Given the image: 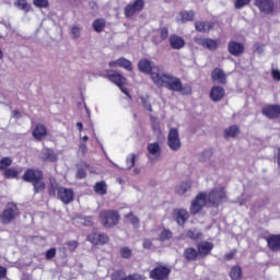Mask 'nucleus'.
<instances>
[{"mask_svg": "<svg viewBox=\"0 0 280 280\" xmlns=\"http://www.w3.org/2000/svg\"><path fill=\"white\" fill-rule=\"evenodd\" d=\"M120 89V91L125 94V95H129L128 93V89L124 88V85L118 86Z\"/></svg>", "mask_w": 280, "mask_h": 280, "instance_id": "60", "label": "nucleus"}, {"mask_svg": "<svg viewBox=\"0 0 280 280\" xmlns=\"http://www.w3.org/2000/svg\"><path fill=\"white\" fill-rule=\"evenodd\" d=\"M54 257H56V247H51L45 254V259H47L48 261L54 259Z\"/></svg>", "mask_w": 280, "mask_h": 280, "instance_id": "48", "label": "nucleus"}, {"mask_svg": "<svg viewBox=\"0 0 280 280\" xmlns=\"http://www.w3.org/2000/svg\"><path fill=\"white\" fill-rule=\"evenodd\" d=\"M118 67L126 69V71H132V61H130L124 57H120V58H118Z\"/></svg>", "mask_w": 280, "mask_h": 280, "instance_id": "34", "label": "nucleus"}, {"mask_svg": "<svg viewBox=\"0 0 280 280\" xmlns=\"http://www.w3.org/2000/svg\"><path fill=\"white\" fill-rule=\"evenodd\" d=\"M187 237H189V240H198V234H196V232H194V230H188L186 232Z\"/></svg>", "mask_w": 280, "mask_h": 280, "instance_id": "53", "label": "nucleus"}, {"mask_svg": "<svg viewBox=\"0 0 280 280\" xmlns=\"http://www.w3.org/2000/svg\"><path fill=\"white\" fill-rule=\"evenodd\" d=\"M254 5L261 14H275L277 2L275 0H254Z\"/></svg>", "mask_w": 280, "mask_h": 280, "instance_id": "7", "label": "nucleus"}, {"mask_svg": "<svg viewBox=\"0 0 280 280\" xmlns=\"http://www.w3.org/2000/svg\"><path fill=\"white\" fill-rule=\"evenodd\" d=\"M168 43L172 47V49H183L185 47V39L176 34H173L168 38Z\"/></svg>", "mask_w": 280, "mask_h": 280, "instance_id": "24", "label": "nucleus"}, {"mask_svg": "<svg viewBox=\"0 0 280 280\" xmlns=\"http://www.w3.org/2000/svg\"><path fill=\"white\" fill-rule=\"evenodd\" d=\"M32 137L35 141H43L47 137V127L44 124H36L32 130Z\"/></svg>", "mask_w": 280, "mask_h": 280, "instance_id": "16", "label": "nucleus"}, {"mask_svg": "<svg viewBox=\"0 0 280 280\" xmlns=\"http://www.w3.org/2000/svg\"><path fill=\"white\" fill-rule=\"evenodd\" d=\"M183 257L185 261L191 264L192 261L200 259V254L198 253V249H196L195 247H187L184 249Z\"/></svg>", "mask_w": 280, "mask_h": 280, "instance_id": "21", "label": "nucleus"}, {"mask_svg": "<svg viewBox=\"0 0 280 280\" xmlns=\"http://www.w3.org/2000/svg\"><path fill=\"white\" fill-rule=\"evenodd\" d=\"M224 95H226L224 88L220 85L212 86L210 91V100L212 102H221L224 98Z\"/></svg>", "mask_w": 280, "mask_h": 280, "instance_id": "20", "label": "nucleus"}, {"mask_svg": "<svg viewBox=\"0 0 280 280\" xmlns=\"http://www.w3.org/2000/svg\"><path fill=\"white\" fill-rule=\"evenodd\" d=\"M0 60H3V51L0 48Z\"/></svg>", "mask_w": 280, "mask_h": 280, "instance_id": "63", "label": "nucleus"}, {"mask_svg": "<svg viewBox=\"0 0 280 280\" xmlns=\"http://www.w3.org/2000/svg\"><path fill=\"white\" fill-rule=\"evenodd\" d=\"M104 78L116 84V86H126L128 80L121 73L117 72L116 70H105Z\"/></svg>", "mask_w": 280, "mask_h": 280, "instance_id": "9", "label": "nucleus"}, {"mask_svg": "<svg viewBox=\"0 0 280 280\" xmlns=\"http://www.w3.org/2000/svg\"><path fill=\"white\" fill-rule=\"evenodd\" d=\"M245 47L244 44L238 43L236 40H230L228 44V51L229 54H231V56H242V54H244L245 51Z\"/></svg>", "mask_w": 280, "mask_h": 280, "instance_id": "17", "label": "nucleus"}, {"mask_svg": "<svg viewBox=\"0 0 280 280\" xmlns=\"http://www.w3.org/2000/svg\"><path fill=\"white\" fill-rule=\"evenodd\" d=\"M93 30L97 32V34L102 33L103 30L106 28V20L104 19H96L93 22Z\"/></svg>", "mask_w": 280, "mask_h": 280, "instance_id": "30", "label": "nucleus"}, {"mask_svg": "<svg viewBox=\"0 0 280 280\" xmlns=\"http://www.w3.org/2000/svg\"><path fill=\"white\" fill-rule=\"evenodd\" d=\"M79 220L82 226H95V219L91 215L80 217Z\"/></svg>", "mask_w": 280, "mask_h": 280, "instance_id": "36", "label": "nucleus"}, {"mask_svg": "<svg viewBox=\"0 0 280 280\" xmlns=\"http://www.w3.org/2000/svg\"><path fill=\"white\" fill-rule=\"evenodd\" d=\"M272 78L273 80L280 81V71L279 70H272Z\"/></svg>", "mask_w": 280, "mask_h": 280, "instance_id": "56", "label": "nucleus"}, {"mask_svg": "<svg viewBox=\"0 0 280 280\" xmlns=\"http://www.w3.org/2000/svg\"><path fill=\"white\" fill-rule=\"evenodd\" d=\"M156 66L154 61H150V59H140L138 62V69L141 73H147L150 75L153 84L158 86V89H167V91H172L173 93H183V95H191V88L184 86L183 81L180 79L174 77L172 73L165 72H154Z\"/></svg>", "mask_w": 280, "mask_h": 280, "instance_id": "1", "label": "nucleus"}, {"mask_svg": "<svg viewBox=\"0 0 280 280\" xmlns=\"http://www.w3.org/2000/svg\"><path fill=\"white\" fill-rule=\"evenodd\" d=\"M44 160L50 161V163H56L58 161V155H56V152L51 149H46L44 152Z\"/></svg>", "mask_w": 280, "mask_h": 280, "instance_id": "32", "label": "nucleus"}, {"mask_svg": "<svg viewBox=\"0 0 280 280\" xmlns=\"http://www.w3.org/2000/svg\"><path fill=\"white\" fill-rule=\"evenodd\" d=\"M236 254H237V249H232L231 252L224 255V259L226 261H231V259H233Z\"/></svg>", "mask_w": 280, "mask_h": 280, "instance_id": "52", "label": "nucleus"}, {"mask_svg": "<svg viewBox=\"0 0 280 280\" xmlns=\"http://www.w3.org/2000/svg\"><path fill=\"white\" fill-rule=\"evenodd\" d=\"M196 20V11L189 10V11H180L178 13L177 22L178 23H191V21Z\"/></svg>", "mask_w": 280, "mask_h": 280, "instance_id": "22", "label": "nucleus"}, {"mask_svg": "<svg viewBox=\"0 0 280 280\" xmlns=\"http://www.w3.org/2000/svg\"><path fill=\"white\" fill-rule=\"evenodd\" d=\"M48 194H49V196H56V191L54 190V185L49 189Z\"/></svg>", "mask_w": 280, "mask_h": 280, "instance_id": "61", "label": "nucleus"}, {"mask_svg": "<svg viewBox=\"0 0 280 280\" xmlns=\"http://www.w3.org/2000/svg\"><path fill=\"white\" fill-rule=\"evenodd\" d=\"M77 128L79 129V132H82L84 130V125H82V122H77Z\"/></svg>", "mask_w": 280, "mask_h": 280, "instance_id": "59", "label": "nucleus"}, {"mask_svg": "<svg viewBox=\"0 0 280 280\" xmlns=\"http://www.w3.org/2000/svg\"><path fill=\"white\" fill-rule=\"evenodd\" d=\"M136 161H137V155L135 153L130 154V156L126 159L127 170H132V167H135L136 165Z\"/></svg>", "mask_w": 280, "mask_h": 280, "instance_id": "42", "label": "nucleus"}, {"mask_svg": "<svg viewBox=\"0 0 280 280\" xmlns=\"http://www.w3.org/2000/svg\"><path fill=\"white\" fill-rule=\"evenodd\" d=\"M21 215L19 211V206L14 202H9L5 209L0 214V220L2 224H11L13 220H16Z\"/></svg>", "mask_w": 280, "mask_h": 280, "instance_id": "5", "label": "nucleus"}, {"mask_svg": "<svg viewBox=\"0 0 280 280\" xmlns=\"http://www.w3.org/2000/svg\"><path fill=\"white\" fill-rule=\"evenodd\" d=\"M173 217L179 226H185V223L189 220V212L185 209H175Z\"/></svg>", "mask_w": 280, "mask_h": 280, "instance_id": "18", "label": "nucleus"}, {"mask_svg": "<svg viewBox=\"0 0 280 280\" xmlns=\"http://www.w3.org/2000/svg\"><path fill=\"white\" fill-rule=\"evenodd\" d=\"M174 237V233L171 232L170 229H164L160 235H159V241L160 242H170Z\"/></svg>", "mask_w": 280, "mask_h": 280, "instance_id": "33", "label": "nucleus"}, {"mask_svg": "<svg viewBox=\"0 0 280 280\" xmlns=\"http://www.w3.org/2000/svg\"><path fill=\"white\" fill-rule=\"evenodd\" d=\"M122 280H143V277L139 273H132L129 276H125Z\"/></svg>", "mask_w": 280, "mask_h": 280, "instance_id": "50", "label": "nucleus"}, {"mask_svg": "<svg viewBox=\"0 0 280 280\" xmlns=\"http://www.w3.org/2000/svg\"><path fill=\"white\" fill-rule=\"evenodd\" d=\"M12 165V158L5 156L0 160V172H5Z\"/></svg>", "mask_w": 280, "mask_h": 280, "instance_id": "40", "label": "nucleus"}, {"mask_svg": "<svg viewBox=\"0 0 280 280\" xmlns=\"http://www.w3.org/2000/svg\"><path fill=\"white\" fill-rule=\"evenodd\" d=\"M266 240H267L268 248H270V250H279V248H280V234L271 235V236L267 237Z\"/></svg>", "mask_w": 280, "mask_h": 280, "instance_id": "26", "label": "nucleus"}, {"mask_svg": "<svg viewBox=\"0 0 280 280\" xmlns=\"http://www.w3.org/2000/svg\"><path fill=\"white\" fill-rule=\"evenodd\" d=\"M98 220L104 229H115L121 220V214L117 210L104 209L98 213Z\"/></svg>", "mask_w": 280, "mask_h": 280, "instance_id": "4", "label": "nucleus"}, {"mask_svg": "<svg viewBox=\"0 0 280 280\" xmlns=\"http://www.w3.org/2000/svg\"><path fill=\"white\" fill-rule=\"evenodd\" d=\"M107 190H108V186L106 185V182H104V180L97 182L94 185V191H95V194H98V196H106Z\"/></svg>", "mask_w": 280, "mask_h": 280, "instance_id": "28", "label": "nucleus"}, {"mask_svg": "<svg viewBox=\"0 0 280 280\" xmlns=\"http://www.w3.org/2000/svg\"><path fill=\"white\" fill-rule=\"evenodd\" d=\"M211 80L219 84H226V73H224L223 69L214 68L211 72Z\"/></svg>", "mask_w": 280, "mask_h": 280, "instance_id": "23", "label": "nucleus"}, {"mask_svg": "<svg viewBox=\"0 0 280 280\" xmlns=\"http://www.w3.org/2000/svg\"><path fill=\"white\" fill-rule=\"evenodd\" d=\"M145 8V2L143 0H135L132 3H129L125 7V16L130 19L141 12Z\"/></svg>", "mask_w": 280, "mask_h": 280, "instance_id": "10", "label": "nucleus"}, {"mask_svg": "<svg viewBox=\"0 0 280 280\" xmlns=\"http://www.w3.org/2000/svg\"><path fill=\"white\" fill-rule=\"evenodd\" d=\"M228 198L225 187L212 188L209 194L200 191L192 199L189 213L190 215H198V213H201L202 209L207 207V202H209L211 207H214V209H218Z\"/></svg>", "mask_w": 280, "mask_h": 280, "instance_id": "2", "label": "nucleus"}, {"mask_svg": "<svg viewBox=\"0 0 280 280\" xmlns=\"http://www.w3.org/2000/svg\"><path fill=\"white\" fill-rule=\"evenodd\" d=\"M170 275H172V268L162 264L158 265L149 272V277L152 280H168Z\"/></svg>", "mask_w": 280, "mask_h": 280, "instance_id": "6", "label": "nucleus"}, {"mask_svg": "<svg viewBox=\"0 0 280 280\" xmlns=\"http://www.w3.org/2000/svg\"><path fill=\"white\" fill-rule=\"evenodd\" d=\"M277 164L280 167V149H278V154H277Z\"/></svg>", "mask_w": 280, "mask_h": 280, "instance_id": "62", "label": "nucleus"}, {"mask_svg": "<svg viewBox=\"0 0 280 280\" xmlns=\"http://www.w3.org/2000/svg\"><path fill=\"white\" fill-rule=\"evenodd\" d=\"M147 150L151 156H161V144L159 142L149 143Z\"/></svg>", "mask_w": 280, "mask_h": 280, "instance_id": "27", "label": "nucleus"}, {"mask_svg": "<svg viewBox=\"0 0 280 280\" xmlns=\"http://www.w3.org/2000/svg\"><path fill=\"white\" fill-rule=\"evenodd\" d=\"M3 177L10 180L11 178H19V171L14 168H7L2 173Z\"/></svg>", "mask_w": 280, "mask_h": 280, "instance_id": "37", "label": "nucleus"}, {"mask_svg": "<svg viewBox=\"0 0 280 280\" xmlns=\"http://www.w3.org/2000/svg\"><path fill=\"white\" fill-rule=\"evenodd\" d=\"M108 67H119V59H117L116 61H109Z\"/></svg>", "mask_w": 280, "mask_h": 280, "instance_id": "57", "label": "nucleus"}, {"mask_svg": "<svg viewBox=\"0 0 280 280\" xmlns=\"http://www.w3.org/2000/svg\"><path fill=\"white\" fill-rule=\"evenodd\" d=\"M33 4L35 8H48L49 7V0H33Z\"/></svg>", "mask_w": 280, "mask_h": 280, "instance_id": "45", "label": "nucleus"}, {"mask_svg": "<svg viewBox=\"0 0 280 280\" xmlns=\"http://www.w3.org/2000/svg\"><path fill=\"white\" fill-rule=\"evenodd\" d=\"M83 141H89V136H83Z\"/></svg>", "mask_w": 280, "mask_h": 280, "instance_id": "64", "label": "nucleus"}, {"mask_svg": "<svg viewBox=\"0 0 280 280\" xmlns=\"http://www.w3.org/2000/svg\"><path fill=\"white\" fill-rule=\"evenodd\" d=\"M126 220H129L130 224H132V226H135L136 229H139V218L137 215H135V213L129 212L125 215Z\"/></svg>", "mask_w": 280, "mask_h": 280, "instance_id": "38", "label": "nucleus"}, {"mask_svg": "<svg viewBox=\"0 0 280 280\" xmlns=\"http://www.w3.org/2000/svg\"><path fill=\"white\" fill-rule=\"evenodd\" d=\"M252 0H235L234 8L236 10H242V8H246V5H250Z\"/></svg>", "mask_w": 280, "mask_h": 280, "instance_id": "43", "label": "nucleus"}, {"mask_svg": "<svg viewBox=\"0 0 280 280\" xmlns=\"http://www.w3.org/2000/svg\"><path fill=\"white\" fill-rule=\"evenodd\" d=\"M261 115L268 119H277L280 115V105H265L261 109Z\"/></svg>", "mask_w": 280, "mask_h": 280, "instance_id": "15", "label": "nucleus"}, {"mask_svg": "<svg viewBox=\"0 0 280 280\" xmlns=\"http://www.w3.org/2000/svg\"><path fill=\"white\" fill-rule=\"evenodd\" d=\"M79 148L83 154H86V143H81Z\"/></svg>", "mask_w": 280, "mask_h": 280, "instance_id": "58", "label": "nucleus"}, {"mask_svg": "<svg viewBox=\"0 0 280 280\" xmlns=\"http://www.w3.org/2000/svg\"><path fill=\"white\" fill-rule=\"evenodd\" d=\"M8 277V268L0 265V279H5Z\"/></svg>", "mask_w": 280, "mask_h": 280, "instance_id": "54", "label": "nucleus"}, {"mask_svg": "<svg viewBox=\"0 0 280 280\" xmlns=\"http://www.w3.org/2000/svg\"><path fill=\"white\" fill-rule=\"evenodd\" d=\"M57 198L62 201L63 205H71V202H73V198H75V192L72 188H65L60 186L57 189Z\"/></svg>", "mask_w": 280, "mask_h": 280, "instance_id": "11", "label": "nucleus"}, {"mask_svg": "<svg viewBox=\"0 0 280 280\" xmlns=\"http://www.w3.org/2000/svg\"><path fill=\"white\" fill-rule=\"evenodd\" d=\"M214 245L209 241H202L197 244V253H199V259L209 257V254L213 250Z\"/></svg>", "mask_w": 280, "mask_h": 280, "instance_id": "14", "label": "nucleus"}, {"mask_svg": "<svg viewBox=\"0 0 280 280\" xmlns=\"http://www.w3.org/2000/svg\"><path fill=\"white\" fill-rule=\"evenodd\" d=\"M71 34H72L73 38H80V36H81L80 26H72Z\"/></svg>", "mask_w": 280, "mask_h": 280, "instance_id": "51", "label": "nucleus"}, {"mask_svg": "<svg viewBox=\"0 0 280 280\" xmlns=\"http://www.w3.org/2000/svg\"><path fill=\"white\" fill-rule=\"evenodd\" d=\"M44 178L45 174L43 171L33 167L26 168L22 175V180H24V183H31V185H33L34 194L45 191V187H47V185L45 184Z\"/></svg>", "mask_w": 280, "mask_h": 280, "instance_id": "3", "label": "nucleus"}, {"mask_svg": "<svg viewBox=\"0 0 280 280\" xmlns=\"http://www.w3.org/2000/svg\"><path fill=\"white\" fill-rule=\"evenodd\" d=\"M167 145L173 152H178L182 148L180 143V135L178 133V128H171L168 130V136H167Z\"/></svg>", "mask_w": 280, "mask_h": 280, "instance_id": "8", "label": "nucleus"}, {"mask_svg": "<svg viewBox=\"0 0 280 280\" xmlns=\"http://www.w3.org/2000/svg\"><path fill=\"white\" fill-rule=\"evenodd\" d=\"M153 246H154V243H152V240L150 238L143 240L142 248H144L145 250H150V248H152Z\"/></svg>", "mask_w": 280, "mask_h": 280, "instance_id": "49", "label": "nucleus"}, {"mask_svg": "<svg viewBox=\"0 0 280 280\" xmlns=\"http://www.w3.org/2000/svg\"><path fill=\"white\" fill-rule=\"evenodd\" d=\"M194 43L203 47V49H209V51H215L219 47L218 39L213 38H202V37H195Z\"/></svg>", "mask_w": 280, "mask_h": 280, "instance_id": "12", "label": "nucleus"}, {"mask_svg": "<svg viewBox=\"0 0 280 280\" xmlns=\"http://www.w3.org/2000/svg\"><path fill=\"white\" fill-rule=\"evenodd\" d=\"M189 189H191V182H184L176 187V194L178 196H185Z\"/></svg>", "mask_w": 280, "mask_h": 280, "instance_id": "29", "label": "nucleus"}, {"mask_svg": "<svg viewBox=\"0 0 280 280\" xmlns=\"http://www.w3.org/2000/svg\"><path fill=\"white\" fill-rule=\"evenodd\" d=\"M124 275H126V272L124 271V269H118L116 271H114L110 275V279L112 280H124Z\"/></svg>", "mask_w": 280, "mask_h": 280, "instance_id": "44", "label": "nucleus"}, {"mask_svg": "<svg viewBox=\"0 0 280 280\" xmlns=\"http://www.w3.org/2000/svg\"><path fill=\"white\" fill-rule=\"evenodd\" d=\"M213 27H215V22H209V21L195 22L196 32H200L201 34H209L211 30H213Z\"/></svg>", "mask_w": 280, "mask_h": 280, "instance_id": "19", "label": "nucleus"}, {"mask_svg": "<svg viewBox=\"0 0 280 280\" xmlns=\"http://www.w3.org/2000/svg\"><path fill=\"white\" fill-rule=\"evenodd\" d=\"M119 253L122 259H130V257H132V249L128 246L120 247Z\"/></svg>", "mask_w": 280, "mask_h": 280, "instance_id": "41", "label": "nucleus"}, {"mask_svg": "<svg viewBox=\"0 0 280 280\" xmlns=\"http://www.w3.org/2000/svg\"><path fill=\"white\" fill-rule=\"evenodd\" d=\"M143 108L148 110L149 113H152V104L148 103V101L142 98Z\"/></svg>", "mask_w": 280, "mask_h": 280, "instance_id": "55", "label": "nucleus"}, {"mask_svg": "<svg viewBox=\"0 0 280 280\" xmlns=\"http://www.w3.org/2000/svg\"><path fill=\"white\" fill-rule=\"evenodd\" d=\"M66 246H68L70 253H75V249L78 246H80V243L78 241H68Z\"/></svg>", "mask_w": 280, "mask_h": 280, "instance_id": "46", "label": "nucleus"}, {"mask_svg": "<svg viewBox=\"0 0 280 280\" xmlns=\"http://www.w3.org/2000/svg\"><path fill=\"white\" fill-rule=\"evenodd\" d=\"M168 36H170V30L166 26H163L162 28H160L161 40H167Z\"/></svg>", "mask_w": 280, "mask_h": 280, "instance_id": "47", "label": "nucleus"}, {"mask_svg": "<svg viewBox=\"0 0 280 280\" xmlns=\"http://www.w3.org/2000/svg\"><path fill=\"white\" fill-rule=\"evenodd\" d=\"M83 166L85 167V168H78V171H77V174H75V179L77 180H82L83 178H85L86 177V170H89V167H91V165H89V163H86V162H84L83 163Z\"/></svg>", "mask_w": 280, "mask_h": 280, "instance_id": "35", "label": "nucleus"}, {"mask_svg": "<svg viewBox=\"0 0 280 280\" xmlns=\"http://www.w3.org/2000/svg\"><path fill=\"white\" fill-rule=\"evenodd\" d=\"M240 135V126L231 125L223 131L224 139H235Z\"/></svg>", "mask_w": 280, "mask_h": 280, "instance_id": "25", "label": "nucleus"}, {"mask_svg": "<svg viewBox=\"0 0 280 280\" xmlns=\"http://www.w3.org/2000/svg\"><path fill=\"white\" fill-rule=\"evenodd\" d=\"M88 242L94 244V246H104L110 242V237L104 233L94 232L88 235Z\"/></svg>", "mask_w": 280, "mask_h": 280, "instance_id": "13", "label": "nucleus"}, {"mask_svg": "<svg viewBox=\"0 0 280 280\" xmlns=\"http://www.w3.org/2000/svg\"><path fill=\"white\" fill-rule=\"evenodd\" d=\"M16 7L24 12H32V4L27 3V0H18Z\"/></svg>", "mask_w": 280, "mask_h": 280, "instance_id": "39", "label": "nucleus"}, {"mask_svg": "<svg viewBox=\"0 0 280 280\" xmlns=\"http://www.w3.org/2000/svg\"><path fill=\"white\" fill-rule=\"evenodd\" d=\"M230 278L232 280H240L242 279V267L240 266H233L230 270Z\"/></svg>", "mask_w": 280, "mask_h": 280, "instance_id": "31", "label": "nucleus"}]
</instances>
